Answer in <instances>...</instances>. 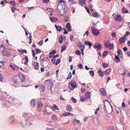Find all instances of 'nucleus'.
Returning a JSON list of instances; mask_svg holds the SVG:
<instances>
[{"label":"nucleus","instance_id":"17","mask_svg":"<svg viewBox=\"0 0 130 130\" xmlns=\"http://www.w3.org/2000/svg\"><path fill=\"white\" fill-rule=\"evenodd\" d=\"M30 103L32 107H34L35 106L36 103L35 100L34 99L30 101Z\"/></svg>","mask_w":130,"mask_h":130},{"label":"nucleus","instance_id":"39","mask_svg":"<svg viewBox=\"0 0 130 130\" xmlns=\"http://www.w3.org/2000/svg\"><path fill=\"white\" fill-rule=\"evenodd\" d=\"M117 53L118 55L122 56V53L121 50H119L117 51Z\"/></svg>","mask_w":130,"mask_h":130},{"label":"nucleus","instance_id":"36","mask_svg":"<svg viewBox=\"0 0 130 130\" xmlns=\"http://www.w3.org/2000/svg\"><path fill=\"white\" fill-rule=\"evenodd\" d=\"M108 64H109L108 63L105 64V62H103L102 63V67L104 68H105L107 67L108 66Z\"/></svg>","mask_w":130,"mask_h":130},{"label":"nucleus","instance_id":"24","mask_svg":"<svg viewBox=\"0 0 130 130\" xmlns=\"http://www.w3.org/2000/svg\"><path fill=\"white\" fill-rule=\"evenodd\" d=\"M121 12L122 13H128V11L126 9H125V8H123L122 9Z\"/></svg>","mask_w":130,"mask_h":130},{"label":"nucleus","instance_id":"35","mask_svg":"<svg viewBox=\"0 0 130 130\" xmlns=\"http://www.w3.org/2000/svg\"><path fill=\"white\" fill-rule=\"evenodd\" d=\"M109 40L106 41L105 43V45L106 47H108L109 46Z\"/></svg>","mask_w":130,"mask_h":130},{"label":"nucleus","instance_id":"11","mask_svg":"<svg viewBox=\"0 0 130 130\" xmlns=\"http://www.w3.org/2000/svg\"><path fill=\"white\" fill-rule=\"evenodd\" d=\"M78 45L80 49V50L82 51H83L85 48V45L81 43H79Z\"/></svg>","mask_w":130,"mask_h":130},{"label":"nucleus","instance_id":"22","mask_svg":"<svg viewBox=\"0 0 130 130\" xmlns=\"http://www.w3.org/2000/svg\"><path fill=\"white\" fill-rule=\"evenodd\" d=\"M115 59H116L115 62L116 63H118L120 62V60L118 56L116 55L115 57Z\"/></svg>","mask_w":130,"mask_h":130},{"label":"nucleus","instance_id":"28","mask_svg":"<svg viewBox=\"0 0 130 130\" xmlns=\"http://www.w3.org/2000/svg\"><path fill=\"white\" fill-rule=\"evenodd\" d=\"M52 109L53 110H54V109H56L57 110H59V109L57 106L56 105H54L53 107H52Z\"/></svg>","mask_w":130,"mask_h":130},{"label":"nucleus","instance_id":"2","mask_svg":"<svg viewBox=\"0 0 130 130\" xmlns=\"http://www.w3.org/2000/svg\"><path fill=\"white\" fill-rule=\"evenodd\" d=\"M12 80L15 83L18 84L20 82L19 75H18L14 76L12 78Z\"/></svg>","mask_w":130,"mask_h":130},{"label":"nucleus","instance_id":"9","mask_svg":"<svg viewBox=\"0 0 130 130\" xmlns=\"http://www.w3.org/2000/svg\"><path fill=\"white\" fill-rule=\"evenodd\" d=\"M92 33L94 35L97 36L99 34L100 32L98 30L96 29H95L94 30H93Z\"/></svg>","mask_w":130,"mask_h":130},{"label":"nucleus","instance_id":"16","mask_svg":"<svg viewBox=\"0 0 130 130\" xmlns=\"http://www.w3.org/2000/svg\"><path fill=\"white\" fill-rule=\"evenodd\" d=\"M100 91L101 94L105 96L106 94V92L105 90L103 88H101L100 89Z\"/></svg>","mask_w":130,"mask_h":130},{"label":"nucleus","instance_id":"18","mask_svg":"<svg viewBox=\"0 0 130 130\" xmlns=\"http://www.w3.org/2000/svg\"><path fill=\"white\" fill-rule=\"evenodd\" d=\"M125 38L124 37H121L119 39V42L121 43H124L125 41Z\"/></svg>","mask_w":130,"mask_h":130},{"label":"nucleus","instance_id":"12","mask_svg":"<svg viewBox=\"0 0 130 130\" xmlns=\"http://www.w3.org/2000/svg\"><path fill=\"white\" fill-rule=\"evenodd\" d=\"M80 122V121L78 120L74 119L72 122L73 124L74 125H75L77 124H79Z\"/></svg>","mask_w":130,"mask_h":130},{"label":"nucleus","instance_id":"40","mask_svg":"<svg viewBox=\"0 0 130 130\" xmlns=\"http://www.w3.org/2000/svg\"><path fill=\"white\" fill-rule=\"evenodd\" d=\"M35 50H36V53L37 54H39L41 52V50L38 48H35Z\"/></svg>","mask_w":130,"mask_h":130},{"label":"nucleus","instance_id":"64","mask_svg":"<svg viewBox=\"0 0 130 130\" xmlns=\"http://www.w3.org/2000/svg\"><path fill=\"white\" fill-rule=\"evenodd\" d=\"M46 130H54V129L53 128H50L48 127H47L46 128Z\"/></svg>","mask_w":130,"mask_h":130},{"label":"nucleus","instance_id":"48","mask_svg":"<svg viewBox=\"0 0 130 130\" xmlns=\"http://www.w3.org/2000/svg\"><path fill=\"white\" fill-rule=\"evenodd\" d=\"M10 4L11 5L14 6L15 5V3L14 1H11L10 2Z\"/></svg>","mask_w":130,"mask_h":130},{"label":"nucleus","instance_id":"33","mask_svg":"<svg viewBox=\"0 0 130 130\" xmlns=\"http://www.w3.org/2000/svg\"><path fill=\"white\" fill-rule=\"evenodd\" d=\"M63 40V38L61 35H60V37L59 38V42L60 43H62V40Z\"/></svg>","mask_w":130,"mask_h":130},{"label":"nucleus","instance_id":"1","mask_svg":"<svg viewBox=\"0 0 130 130\" xmlns=\"http://www.w3.org/2000/svg\"><path fill=\"white\" fill-rule=\"evenodd\" d=\"M76 83L74 81L72 80L69 83V87L71 90H73L76 87Z\"/></svg>","mask_w":130,"mask_h":130},{"label":"nucleus","instance_id":"61","mask_svg":"<svg viewBox=\"0 0 130 130\" xmlns=\"http://www.w3.org/2000/svg\"><path fill=\"white\" fill-rule=\"evenodd\" d=\"M72 58V57H71L70 56H69V61L70 62H71Z\"/></svg>","mask_w":130,"mask_h":130},{"label":"nucleus","instance_id":"59","mask_svg":"<svg viewBox=\"0 0 130 130\" xmlns=\"http://www.w3.org/2000/svg\"><path fill=\"white\" fill-rule=\"evenodd\" d=\"M112 36L113 37H115L116 36V34L115 32H113L112 33Z\"/></svg>","mask_w":130,"mask_h":130},{"label":"nucleus","instance_id":"4","mask_svg":"<svg viewBox=\"0 0 130 130\" xmlns=\"http://www.w3.org/2000/svg\"><path fill=\"white\" fill-rule=\"evenodd\" d=\"M114 19L115 21L118 22H120L122 21L121 15L119 14H116L115 16Z\"/></svg>","mask_w":130,"mask_h":130},{"label":"nucleus","instance_id":"20","mask_svg":"<svg viewBox=\"0 0 130 130\" xmlns=\"http://www.w3.org/2000/svg\"><path fill=\"white\" fill-rule=\"evenodd\" d=\"M67 110L68 111H71L72 110L71 106L70 105H67L66 107Z\"/></svg>","mask_w":130,"mask_h":130},{"label":"nucleus","instance_id":"45","mask_svg":"<svg viewBox=\"0 0 130 130\" xmlns=\"http://www.w3.org/2000/svg\"><path fill=\"white\" fill-rule=\"evenodd\" d=\"M109 129H110V130H117V128L113 126L112 127H109Z\"/></svg>","mask_w":130,"mask_h":130},{"label":"nucleus","instance_id":"29","mask_svg":"<svg viewBox=\"0 0 130 130\" xmlns=\"http://www.w3.org/2000/svg\"><path fill=\"white\" fill-rule=\"evenodd\" d=\"M85 1L84 0H79V4L82 5H84L85 4Z\"/></svg>","mask_w":130,"mask_h":130},{"label":"nucleus","instance_id":"13","mask_svg":"<svg viewBox=\"0 0 130 130\" xmlns=\"http://www.w3.org/2000/svg\"><path fill=\"white\" fill-rule=\"evenodd\" d=\"M39 90L43 92L45 90V88L44 86L43 85H40L39 86Z\"/></svg>","mask_w":130,"mask_h":130},{"label":"nucleus","instance_id":"42","mask_svg":"<svg viewBox=\"0 0 130 130\" xmlns=\"http://www.w3.org/2000/svg\"><path fill=\"white\" fill-rule=\"evenodd\" d=\"M89 73L91 76H94V74L93 70H91L89 71Z\"/></svg>","mask_w":130,"mask_h":130},{"label":"nucleus","instance_id":"27","mask_svg":"<svg viewBox=\"0 0 130 130\" xmlns=\"http://www.w3.org/2000/svg\"><path fill=\"white\" fill-rule=\"evenodd\" d=\"M80 100L82 101H83L87 100V98L84 96H81L80 98Z\"/></svg>","mask_w":130,"mask_h":130},{"label":"nucleus","instance_id":"19","mask_svg":"<svg viewBox=\"0 0 130 130\" xmlns=\"http://www.w3.org/2000/svg\"><path fill=\"white\" fill-rule=\"evenodd\" d=\"M84 43L86 45H89V47L90 48H91L92 45V44L89 41H85Z\"/></svg>","mask_w":130,"mask_h":130},{"label":"nucleus","instance_id":"43","mask_svg":"<svg viewBox=\"0 0 130 130\" xmlns=\"http://www.w3.org/2000/svg\"><path fill=\"white\" fill-rule=\"evenodd\" d=\"M11 10L13 12H14L15 10H18V9L15 7H12L11 8Z\"/></svg>","mask_w":130,"mask_h":130},{"label":"nucleus","instance_id":"60","mask_svg":"<svg viewBox=\"0 0 130 130\" xmlns=\"http://www.w3.org/2000/svg\"><path fill=\"white\" fill-rule=\"evenodd\" d=\"M85 8L87 12H88V13L89 14L90 13V11H89L88 8L87 7H85Z\"/></svg>","mask_w":130,"mask_h":130},{"label":"nucleus","instance_id":"44","mask_svg":"<svg viewBox=\"0 0 130 130\" xmlns=\"http://www.w3.org/2000/svg\"><path fill=\"white\" fill-rule=\"evenodd\" d=\"M75 54L78 55H80V52L79 50H76L75 52Z\"/></svg>","mask_w":130,"mask_h":130},{"label":"nucleus","instance_id":"31","mask_svg":"<svg viewBox=\"0 0 130 130\" xmlns=\"http://www.w3.org/2000/svg\"><path fill=\"white\" fill-rule=\"evenodd\" d=\"M66 46L65 45H63L62 46L61 50V52H63L66 49Z\"/></svg>","mask_w":130,"mask_h":130},{"label":"nucleus","instance_id":"47","mask_svg":"<svg viewBox=\"0 0 130 130\" xmlns=\"http://www.w3.org/2000/svg\"><path fill=\"white\" fill-rule=\"evenodd\" d=\"M43 40H40L39 42L38 43V44L40 46H41L43 44Z\"/></svg>","mask_w":130,"mask_h":130},{"label":"nucleus","instance_id":"32","mask_svg":"<svg viewBox=\"0 0 130 130\" xmlns=\"http://www.w3.org/2000/svg\"><path fill=\"white\" fill-rule=\"evenodd\" d=\"M108 53V52L107 51H104L103 53V58H105L106 57V56L107 55V53Z\"/></svg>","mask_w":130,"mask_h":130},{"label":"nucleus","instance_id":"8","mask_svg":"<svg viewBox=\"0 0 130 130\" xmlns=\"http://www.w3.org/2000/svg\"><path fill=\"white\" fill-rule=\"evenodd\" d=\"M101 45L100 44L98 43H96L95 45L94 46V48H96L97 50H100L101 47Z\"/></svg>","mask_w":130,"mask_h":130},{"label":"nucleus","instance_id":"63","mask_svg":"<svg viewBox=\"0 0 130 130\" xmlns=\"http://www.w3.org/2000/svg\"><path fill=\"white\" fill-rule=\"evenodd\" d=\"M55 59H54V58H53L51 60V61L54 64L55 62Z\"/></svg>","mask_w":130,"mask_h":130},{"label":"nucleus","instance_id":"53","mask_svg":"<svg viewBox=\"0 0 130 130\" xmlns=\"http://www.w3.org/2000/svg\"><path fill=\"white\" fill-rule=\"evenodd\" d=\"M71 99L72 100V102L74 103H75L76 102V99L74 98L73 97H72Z\"/></svg>","mask_w":130,"mask_h":130},{"label":"nucleus","instance_id":"26","mask_svg":"<svg viewBox=\"0 0 130 130\" xmlns=\"http://www.w3.org/2000/svg\"><path fill=\"white\" fill-rule=\"evenodd\" d=\"M50 20L52 22H55L57 21V18L54 17H51Z\"/></svg>","mask_w":130,"mask_h":130},{"label":"nucleus","instance_id":"41","mask_svg":"<svg viewBox=\"0 0 130 130\" xmlns=\"http://www.w3.org/2000/svg\"><path fill=\"white\" fill-rule=\"evenodd\" d=\"M72 77V74L71 72H70L69 73L68 76L67 78H66L67 79H69L71 78Z\"/></svg>","mask_w":130,"mask_h":130},{"label":"nucleus","instance_id":"58","mask_svg":"<svg viewBox=\"0 0 130 130\" xmlns=\"http://www.w3.org/2000/svg\"><path fill=\"white\" fill-rule=\"evenodd\" d=\"M78 67L80 69H82L83 67V65L81 63H80L78 64Z\"/></svg>","mask_w":130,"mask_h":130},{"label":"nucleus","instance_id":"21","mask_svg":"<svg viewBox=\"0 0 130 130\" xmlns=\"http://www.w3.org/2000/svg\"><path fill=\"white\" fill-rule=\"evenodd\" d=\"M69 115H70L71 116H72L73 115V114L69 112H65L63 113V115L65 117H66Z\"/></svg>","mask_w":130,"mask_h":130},{"label":"nucleus","instance_id":"10","mask_svg":"<svg viewBox=\"0 0 130 130\" xmlns=\"http://www.w3.org/2000/svg\"><path fill=\"white\" fill-rule=\"evenodd\" d=\"M33 65L34 67V68L36 70H38L39 69V64L37 62H35L34 63Z\"/></svg>","mask_w":130,"mask_h":130},{"label":"nucleus","instance_id":"54","mask_svg":"<svg viewBox=\"0 0 130 130\" xmlns=\"http://www.w3.org/2000/svg\"><path fill=\"white\" fill-rule=\"evenodd\" d=\"M4 79V78L3 77L2 74H0V81L2 82Z\"/></svg>","mask_w":130,"mask_h":130},{"label":"nucleus","instance_id":"51","mask_svg":"<svg viewBox=\"0 0 130 130\" xmlns=\"http://www.w3.org/2000/svg\"><path fill=\"white\" fill-rule=\"evenodd\" d=\"M62 29V27L60 26H58V30H58L59 32L61 31Z\"/></svg>","mask_w":130,"mask_h":130},{"label":"nucleus","instance_id":"49","mask_svg":"<svg viewBox=\"0 0 130 130\" xmlns=\"http://www.w3.org/2000/svg\"><path fill=\"white\" fill-rule=\"evenodd\" d=\"M31 37H32V36L31 35H30L29 36V44H30L31 43V41H32V39H31Z\"/></svg>","mask_w":130,"mask_h":130},{"label":"nucleus","instance_id":"23","mask_svg":"<svg viewBox=\"0 0 130 130\" xmlns=\"http://www.w3.org/2000/svg\"><path fill=\"white\" fill-rule=\"evenodd\" d=\"M25 62H24V64H27L28 62V57L26 56H25L24 58Z\"/></svg>","mask_w":130,"mask_h":130},{"label":"nucleus","instance_id":"15","mask_svg":"<svg viewBox=\"0 0 130 130\" xmlns=\"http://www.w3.org/2000/svg\"><path fill=\"white\" fill-rule=\"evenodd\" d=\"M98 74L100 77H103L104 74V72H102L101 70H100L98 71Z\"/></svg>","mask_w":130,"mask_h":130},{"label":"nucleus","instance_id":"52","mask_svg":"<svg viewBox=\"0 0 130 130\" xmlns=\"http://www.w3.org/2000/svg\"><path fill=\"white\" fill-rule=\"evenodd\" d=\"M46 10L47 11L50 12H51L53 10L51 8H47L46 9Z\"/></svg>","mask_w":130,"mask_h":130},{"label":"nucleus","instance_id":"38","mask_svg":"<svg viewBox=\"0 0 130 130\" xmlns=\"http://www.w3.org/2000/svg\"><path fill=\"white\" fill-rule=\"evenodd\" d=\"M5 47L3 45H1L0 46V50L2 51H3L5 50Z\"/></svg>","mask_w":130,"mask_h":130},{"label":"nucleus","instance_id":"14","mask_svg":"<svg viewBox=\"0 0 130 130\" xmlns=\"http://www.w3.org/2000/svg\"><path fill=\"white\" fill-rule=\"evenodd\" d=\"M85 96L87 99L90 98L91 96V93L90 92L87 91L85 93Z\"/></svg>","mask_w":130,"mask_h":130},{"label":"nucleus","instance_id":"6","mask_svg":"<svg viewBox=\"0 0 130 130\" xmlns=\"http://www.w3.org/2000/svg\"><path fill=\"white\" fill-rule=\"evenodd\" d=\"M66 28L69 32L72 31V27L70 24L69 23H67L66 25Z\"/></svg>","mask_w":130,"mask_h":130},{"label":"nucleus","instance_id":"34","mask_svg":"<svg viewBox=\"0 0 130 130\" xmlns=\"http://www.w3.org/2000/svg\"><path fill=\"white\" fill-rule=\"evenodd\" d=\"M110 71V68H109L108 69L106 70L105 72H104V74H108L109 73Z\"/></svg>","mask_w":130,"mask_h":130},{"label":"nucleus","instance_id":"30","mask_svg":"<svg viewBox=\"0 0 130 130\" xmlns=\"http://www.w3.org/2000/svg\"><path fill=\"white\" fill-rule=\"evenodd\" d=\"M52 119L54 121H57L58 119L57 117L55 115H53L52 116Z\"/></svg>","mask_w":130,"mask_h":130},{"label":"nucleus","instance_id":"50","mask_svg":"<svg viewBox=\"0 0 130 130\" xmlns=\"http://www.w3.org/2000/svg\"><path fill=\"white\" fill-rule=\"evenodd\" d=\"M32 124V123L29 122H27L26 123V125L28 126H31Z\"/></svg>","mask_w":130,"mask_h":130},{"label":"nucleus","instance_id":"62","mask_svg":"<svg viewBox=\"0 0 130 130\" xmlns=\"http://www.w3.org/2000/svg\"><path fill=\"white\" fill-rule=\"evenodd\" d=\"M10 67L14 71L15 70V68L12 65H10Z\"/></svg>","mask_w":130,"mask_h":130},{"label":"nucleus","instance_id":"37","mask_svg":"<svg viewBox=\"0 0 130 130\" xmlns=\"http://www.w3.org/2000/svg\"><path fill=\"white\" fill-rule=\"evenodd\" d=\"M61 61V59L60 58H58L57 59L56 62L55 63V65L57 66L58 64L60 63Z\"/></svg>","mask_w":130,"mask_h":130},{"label":"nucleus","instance_id":"55","mask_svg":"<svg viewBox=\"0 0 130 130\" xmlns=\"http://www.w3.org/2000/svg\"><path fill=\"white\" fill-rule=\"evenodd\" d=\"M21 53L22 54H23L24 53H25L26 54L27 53V52L26 50H23V51H21Z\"/></svg>","mask_w":130,"mask_h":130},{"label":"nucleus","instance_id":"25","mask_svg":"<svg viewBox=\"0 0 130 130\" xmlns=\"http://www.w3.org/2000/svg\"><path fill=\"white\" fill-rule=\"evenodd\" d=\"M93 17L98 18L100 17V15L97 12H95L93 13Z\"/></svg>","mask_w":130,"mask_h":130},{"label":"nucleus","instance_id":"3","mask_svg":"<svg viewBox=\"0 0 130 130\" xmlns=\"http://www.w3.org/2000/svg\"><path fill=\"white\" fill-rule=\"evenodd\" d=\"M23 116L25 121L26 122H27L31 118L27 113H25L23 114Z\"/></svg>","mask_w":130,"mask_h":130},{"label":"nucleus","instance_id":"56","mask_svg":"<svg viewBox=\"0 0 130 130\" xmlns=\"http://www.w3.org/2000/svg\"><path fill=\"white\" fill-rule=\"evenodd\" d=\"M56 53V51L54 50L52 51L50 53V54H55Z\"/></svg>","mask_w":130,"mask_h":130},{"label":"nucleus","instance_id":"5","mask_svg":"<svg viewBox=\"0 0 130 130\" xmlns=\"http://www.w3.org/2000/svg\"><path fill=\"white\" fill-rule=\"evenodd\" d=\"M20 80L22 82H23L25 80V77L22 74H19Z\"/></svg>","mask_w":130,"mask_h":130},{"label":"nucleus","instance_id":"57","mask_svg":"<svg viewBox=\"0 0 130 130\" xmlns=\"http://www.w3.org/2000/svg\"><path fill=\"white\" fill-rule=\"evenodd\" d=\"M73 37L72 35H71L70 36V40L72 41H74V39L73 38Z\"/></svg>","mask_w":130,"mask_h":130},{"label":"nucleus","instance_id":"7","mask_svg":"<svg viewBox=\"0 0 130 130\" xmlns=\"http://www.w3.org/2000/svg\"><path fill=\"white\" fill-rule=\"evenodd\" d=\"M42 107V103L40 101L38 102V105H37V108L38 110L40 111Z\"/></svg>","mask_w":130,"mask_h":130},{"label":"nucleus","instance_id":"46","mask_svg":"<svg viewBox=\"0 0 130 130\" xmlns=\"http://www.w3.org/2000/svg\"><path fill=\"white\" fill-rule=\"evenodd\" d=\"M114 45L113 44H110L108 46L110 47V50H112L113 48Z\"/></svg>","mask_w":130,"mask_h":130}]
</instances>
